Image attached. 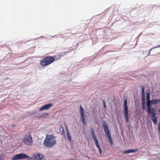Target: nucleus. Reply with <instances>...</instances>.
<instances>
[{"label":"nucleus","instance_id":"obj_1","mask_svg":"<svg viewBox=\"0 0 160 160\" xmlns=\"http://www.w3.org/2000/svg\"><path fill=\"white\" fill-rule=\"evenodd\" d=\"M147 96V112L149 115L151 114V119L154 125L157 123V118L156 117V113L155 109L153 108H151L150 107V95L148 92L146 93Z\"/></svg>","mask_w":160,"mask_h":160},{"label":"nucleus","instance_id":"obj_2","mask_svg":"<svg viewBox=\"0 0 160 160\" xmlns=\"http://www.w3.org/2000/svg\"><path fill=\"white\" fill-rule=\"evenodd\" d=\"M56 143V140L54 139L53 135H48L46 137L43 144L44 146L50 148L53 147Z\"/></svg>","mask_w":160,"mask_h":160},{"label":"nucleus","instance_id":"obj_3","mask_svg":"<svg viewBox=\"0 0 160 160\" xmlns=\"http://www.w3.org/2000/svg\"><path fill=\"white\" fill-rule=\"evenodd\" d=\"M54 61L53 57L48 56L42 59L40 62V64L42 66H48Z\"/></svg>","mask_w":160,"mask_h":160},{"label":"nucleus","instance_id":"obj_4","mask_svg":"<svg viewBox=\"0 0 160 160\" xmlns=\"http://www.w3.org/2000/svg\"><path fill=\"white\" fill-rule=\"evenodd\" d=\"M102 126L103 127L105 133L106 134L108 138L110 144L111 145H112L113 144L111 136L108 127L107 123L105 122L103 123L102 124Z\"/></svg>","mask_w":160,"mask_h":160},{"label":"nucleus","instance_id":"obj_5","mask_svg":"<svg viewBox=\"0 0 160 160\" xmlns=\"http://www.w3.org/2000/svg\"><path fill=\"white\" fill-rule=\"evenodd\" d=\"M24 143L26 145H32L33 143V140L31 135H26L25 136L23 139Z\"/></svg>","mask_w":160,"mask_h":160},{"label":"nucleus","instance_id":"obj_6","mask_svg":"<svg viewBox=\"0 0 160 160\" xmlns=\"http://www.w3.org/2000/svg\"><path fill=\"white\" fill-rule=\"evenodd\" d=\"M24 158H28L29 159H31L28 155L23 153H21L14 156L12 158V159L16 160L18 159H21Z\"/></svg>","mask_w":160,"mask_h":160},{"label":"nucleus","instance_id":"obj_7","mask_svg":"<svg viewBox=\"0 0 160 160\" xmlns=\"http://www.w3.org/2000/svg\"><path fill=\"white\" fill-rule=\"evenodd\" d=\"M124 113L125 114L126 121V122H129L128 108L127 106V100L126 99H124Z\"/></svg>","mask_w":160,"mask_h":160},{"label":"nucleus","instance_id":"obj_8","mask_svg":"<svg viewBox=\"0 0 160 160\" xmlns=\"http://www.w3.org/2000/svg\"><path fill=\"white\" fill-rule=\"evenodd\" d=\"M80 115L82 122L83 125H87V122L85 117L84 115V111L81 105L80 106Z\"/></svg>","mask_w":160,"mask_h":160},{"label":"nucleus","instance_id":"obj_9","mask_svg":"<svg viewBox=\"0 0 160 160\" xmlns=\"http://www.w3.org/2000/svg\"><path fill=\"white\" fill-rule=\"evenodd\" d=\"M33 156L37 160H41L44 158V155L40 153H35Z\"/></svg>","mask_w":160,"mask_h":160},{"label":"nucleus","instance_id":"obj_10","mask_svg":"<svg viewBox=\"0 0 160 160\" xmlns=\"http://www.w3.org/2000/svg\"><path fill=\"white\" fill-rule=\"evenodd\" d=\"M53 104L50 103L44 105V106L41 107L39 109V110L40 111H43L44 110H47L53 106Z\"/></svg>","mask_w":160,"mask_h":160},{"label":"nucleus","instance_id":"obj_11","mask_svg":"<svg viewBox=\"0 0 160 160\" xmlns=\"http://www.w3.org/2000/svg\"><path fill=\"white\" fill-rule=\"evenodd\" d=\"M138 151V148H136L135 149H129L127 150L124 151L123 152L124 154H128L130 153H134Z\"/></svg>","mask_w":160,"mask_h":160},{"label":"nucleus","instance_id":"obj_12","mask_svg":"<svg viewBox=\"0 0 160 160\" xmlns=\"http://www.w3.org/2000/svg\"><path fill=\"white\" fill-rule=\"evenodd\" d=\"M91 133L93 138V140L94 141V142H96V141H98V140L97 139L96 136L95 134L93 128H92L90 130Z\"/></svg>","mask_w":160,"mask_h":160},{"label":"nucleus","instance_id":"obj_13","mask_svg":"<svg viewBox=\"0 0 160 160\" xmlns=\"http://www.w3.org/2000/svg\"><path fill=\"white\" fill-rule=\"evenodd\" d=\"M160 102V100L159 99H154L151 100L150 102V107H151V105L152 104H157Z\"/></svg>","mask_w":160,"mask_h":160},{"label":"nucleus","instance_id":"obj_14","mask_svg":"<svg viewBox=\"0 0 160 160\" xmlns=\"http://www.w3.org/2000/svg\"><path fill=\"white\" fill-rule=\"evenodd\" d=\"M96 145V147L98 148L99 150V153L101 154L102 153V151L99 145L98 141H96L95 142Z\"/></svg>","mask_w":160,"mask_h":160},{"label":"nucleus","instance_id":"obj_15","mask_svg":"<svg viewBox=\"0 0 160 160\" xmlns=\"http://www.w3.org/2000/svg\"><path fill=\"white\" fill-rule=\"evenodd\" d=\"M55 61H58L61 58V56L59 54L56 55L54 57H53Z\"/></svg>","mask_w":160,"mask_h":160},{"label":"nucleus","instance_id":"obj_16","mask_svg":"<svg viewBox=\"0 0 160 160\" xmlns=\"http://www.w3.org/2000/svg\"><path fill=\"white\" fill-rule=\"evenodd\" d=\"M67 137H68V140H69V141H70L71 139V136L69 133L68 131L67 132Z\"/></svg>","mask_w":160,"mask_h":160},{"label":"nucleus","instance_id":"obj_17","mask_svg":"<svg viewBox=\"0 0 160 160\" xmlns=\"http://www.w3.org/2000/svg\"><path fill=\"white\" fill-rule=\"evenodd\" d=\"M48 115L49 114L48 113H44L41 115V117L44 118Z\"/></svg>","mask_w":160,"mask_h":160},{"label":"nucleus","instance_id":"obj_18","mask_svg":"<svg viewBox=\"0 0 160 160\" xmlns=\"http://www.w3.org/2000/svg\"><path fill=\"white\" fill-rule=\"evenodd\" d=\"M142 109L143 110L145 109V102H142Z\"/></svg>","mask_w":160,"mask_h":160},{"label":"nucleus","instance_id":"obj_19","mask_svg":"<svg viewBox=\"0 0 160 160\" xmlns=\"http://www.w3.org/2000/svg\"><path fill=\"white\" fill-rule=\"evenodd\" d=\"M158 133L159 134V137L160 138V122L158 124Z\"/></svg>","mask_w":160,"mask_h":160},{"label":"nucleus","instance_id":"obj_20","mask_svg":"<svg viewBox=\"0 0 160 160\" xmlns=\"http://www.w3.org/2000/svg\"><path fill=\"white\" fill-rule=\"evenodd\" d=\"M142 102H145V97H142Z\"/></svg>","mask_w":160,"mask_h":160},{"label":"nucleus","instance_id":"obj_21","mask_svg":"<svg viewBox=\"0 0 160 160\" xmlns=\"http://www.w3.org/2000/svg\"><path fill=\"white\" fill-rule=\"evenodd\" d=\"M144 87L142 86V92H144Z\"/></svg>","mask_w":160,"mask_h":160},{"label":"nucleus","instance_id":"obj_22","mask_svg":"<svg viewBox=\"0 0 160 160\" xmlns=\"http://www.w3.org/2000/svg\"><path fill=\"white\" fill-rule=\"evenodd\" d=\"M142 97H145V92H142Z\"/></svg>","mask_w":160,"mask_h":160},{"label":"nucleus","instance_id":"obj_23","mask_svg":"<svg viewBox=\"0 0 160 160\" xmlns=\"http://www.w3.org/2000/svg\"><path fill=\"white\" fill-rule=\"evenodd\" d=\"M103 104L104 107L106 108V105L104 101H103Z\"/></svg>","mask_w":160,"mask_h":160},{"label":"nucleus","instance_id":"obj_24","mask_svg":"<svg viewBox=\"0 0 160 160\" xmlns=\"http://www.w3.org/2000/svg\"><path fill=\"white\" fill-rule=\"evenodd\" d=\"M158 112H160V109L158 110Z\"/></svg>","mask_w":160,"mask_h":160}]
</instances>
